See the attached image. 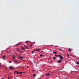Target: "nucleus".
<instances>
[{"instance_id": "obj_1", "label": "nucleus", "mask_w": 79, "mask_h": 79, "mask_svg": "<svg viewBox=\"0 0 79 79\" xmlns=\"http://www.w3.org/2000/svg\"><path fill=\"white\" fill-rule=\"evenodd\" d=\"M58 56L59 57L60 59H61V60H63V56H62L60 55H59Z\"/></svg>"}, {"instance_id": "obj_2", "label": "nucleus", "mask_w": 79, "mask_h": 79, "mask_svg": "<svg viewBox=\"0 0 79 79\" xmlns=\"http://www.w3.org/2000/svg\"><path fill=\"white\" fill-rule=\"evenodd\" d=\"M61 63V60H59L58 61V63Z\"/></svg>"}, {"instance_id": "obj_3", "label": "nucleus", "mask_w": 79, "mask_h": 79, "mask_svg": "<svg viewBox=\"0 0 79 79\" xmlns=\"http://www.w3.org/2000/svg\"><path fill=\"white\" fill-rule=\"evenodd\" d=\"M10 69L11 70H13L14 69V67H12L11 66H10Z\"/></svg>"}, {"instance_id": "obj_4", "label": "nucleus", "mask_w": 79, "mask_h": 79, "mask_svg": "<svg viewBox=\"0 0 79 79\" xmlns=\"http://www.w3.org/2000/svg\"><path fill=\"white\" fill-rule=\"evenodd\" d=\"M14 73H17V74H19V72H18L17 71H15L14 72Z\"/></svg>"}, {"instance_id": "obj_5", "label": "nucleus", "mask_w": 79, "mask_h": 79, "mask_svg": "<svg viewBox=\"0 0 79 79\" xmlns=\"http://www.w3.org/2000/svg\"><path fill=\"white\" fill-rule=\"evenodd\" d=\"M2 58L3 60H5L6 58L5 57V56H4L2 57Z\"/></svg>"}, {"instance_id": "obj_6", "label": "nucleus", "mask_w": 79, "mask_h": 79, "mask_svg": "<svg viewBox=\"0 0 79 79\" xmlns=\"http://www.w3.org/2000/svg\"><path fill=\"white\" fill-rule=\"evenodd\" d=\"M34 51H37L38 52H39L40 51V49H35Z\"/></svg>"}, {"instance_id": "obj_7", "label": "nucleus", "mask_w": 79, "mask_h": 79, "mask_svg": "<svg viewBox=\"0 0 79 79\" xmlns=\"http://www.w3.org/2000/svg\"><path fill=\"white\" fill-rule=\"evenodd\" d=\"M28 41H26L25 42V44H28V42H29Z\"/></svg>"}, {"instance_id": "obj_8", "label": "nucleus", "mask_w": 79, "mask_h": 79, "mask_svg": "<svg viewBox=\"0 0 79 79\" xmlns=\"http://www.w3.org/2000/svg\"><path fill=\"white\" fill-rule=\"evenodd\" d=\"M21 48H22V50H24L25 49V48H23V47H22Z\"/></svg>"}, {"instance_id": "obj_9", "label": "nucleus", "mask_w": 79, "mask_h": 79, "mask_svg": "<svg viewBox=\"0 0 79 79\" xmlns=\"http://www.w3.org/2000/svg\"><path fill=\"white\" fill-rule=\"evenodd\" d=\"M48 59L49 60H51L52 59V57H50L49 58H48Z\"/></svg>"}, {"instance_id": "obj_10", "label": "nucleus", "mask_w": 79, "mask_h": 79, "mask_svg": "<svg viewBox=\"0 0 79 79\" xmlns=\"http://www.w3.org/2000/svg\"><path fill=\"white\" fill-rule=\"evenodd\" d=\"M15 56H14L12 57V58L13 60H15Z\"/></svg>"}, {"instance_id": "obj_11", "label": "nucleus", "mask_w": 79, "mask_h": 79, "mask_svg": "<svg viewBox=\"0 0 79 79\" xmlns=\"http://www.w3.org/2000/svg\"><path fill=\"white\" fill-rule=\"evenodd\" d=\"M69 50L70 52H71V49L70 48H69Z\"/></svg>"}, {"instance_id": "obj_12", "label": "nucleus", "mask_w": 79, "mask_h": 79, "mask_svg": "<svg viewBox=\"0 0 79 79\" xmlns=\"http://www.w3.org/2000/svg\"><path fill=\"white\" fill-rule=\"evenodd\" d=\"M50 74H49V73H48L46 74V75H47V76H49V75Z\"/></svg>"}, {"instance_id": "obj_13", "label": "nucleus", "mask_w": 79, "mask_h": 79, "mask_svg": "<svg viewBox=\"0 0 79 79\" xmlns=\"http://www.w3.org/2000/svg\"><path fill=\"white\" fill-rule=\"evenodd\" d=\"M53 53H55V54H57V52H53Z\"/></svg>"}, {"instance_id": "obj_14", "label": "nucleus", "mask_w": 79, "mask_h": 79, "mask_svg": "<svg viewBox=\"0 0 79 79\" xmlns=\"http://www.w3.org/2000/svg\"><path fill=\"white\" fill-rule=\"evenodd\" d=\"M16 50H17V51H19V50H20V49H18V48H17Z\"/></svg>"}, {"instance_id": "obj_15", "label": "nucleus", "mask_w": 79, "mask_h": 79, "mask_svg": "<svg viewBox=\"0 0 79 79\" xmlns=\"http://www.w3.org/2000/svg\"><path fill=\"white\" fill-rule=\"evenodd\" d=\"M19 59H21V58H23V57L20 56V57H19Z\"/></svg>"}, {"instance_id": "obj_16", "label": "nucleus", "mask_w": 79, "mask_h": 79, "mask_svg": "<svg viewBox=\"0 0 79 79\" xmlns=\"http://www.w3.org/2000/svg\"><path fill=\"white\" fill-rule=\"evenodd\" d=\"M36 75V74H33V77H35Z\"/></svg>"}, {"instance_id": "obj_17", "label": "nucleus", "mask_w": 79, "mask_h": 79, "mask_svg": "<svg viewBox=\"0 0 79 79\" xmlns=\"http://www.w3.org/2000/svg\"><path fill=\"white\" fill-rule=\"evenodd\" d=\"M16 45H17V46H19V45H20V44H17Z\"/></svg>"}, {"instance_id": "obj_18", "label": "nucleus", "mask_w": 79, "mask_h": 79, "mask_svg": "<svg viewBox=\"0 0 79 79\" xmlns=\"http://www.w3.org/2000/svg\"><path fill=\"white\" fill-rule=\"evenodd\" d=\"M26 48H27V49H28V48H28L27 46L26 47Z\"/></svg>"}, {"instance_id": "obj_19", "label": "nucleus", "mask_w": 79, "mask_h": 79, "mask_svg": "<svg viewBox=\"0 0 79 79\" xmlns=\"http://www.w3.org/2000/svg\"><path fill=\"white\" fill-rule=\"evenodd\" d=\"M42 56H43V55L42 54H41L40 55V56L42 57Z\"/></svg>"}, {"instance_id": "obj_20", "label": "nucleus", "mask_w": 79, "mask_h": 79, "mask_svg": "<svg viewBox=\"0 0 79 79\" xmlns=\"http://www.w3.org/2000/svg\"><path fill=\"white\" fill-rule=\"evenodd\" d=\"M77 64H79V62H77Z\"/></svg>"}, {"instance_id": "obj_21", "label": "nucleus", "mask_w": 79, "mask_h": 79, "mask_svg": "<svg viewBox=\"0 0 79 79\" xmlns=\"http://www.w3.org/2000/svg\"><path fill=\"white\" fill-rule=\"evenodd\" d=\"M21 73H23V72H20L19 73V74H21Z\"/></svg>"}, {"instance_id": "obj_22", "label": "nucleus", "mask_w": 79, "mask_h": 79, "mask_svg": "<svg viewBox=\"0 0 79 79\" xmlns=\"http://www.w3.org/2000/svg\"><path fill=\"white\" fill-rule=\"evenodd\" d=\"M1 67H2V65H1L0 64V69H1Z\"/></svg>"}, {"instance_id": "obj_23", "label": "nucleus", "mask_w": 79, "mask_h": 79, "mask_svg": "<svg viewBox=\"0 0 79 79\" xmlns=\"http://www.w3.org/2000/svg\"><path fill=\"white\" fill-rule=\"evenodd\" d=\"M56 58L55 57H54L53 58V59H54V60H55Z\"/></svg>"}, {"instance_id": "obj_24", "label": "nucleus", "mask_w": 79, "mask_h": 79, "mask_svg": "<svg viewBox=\"0 0 79 79\" xmlns=\"http://www.w3.org/2000/svg\"><path fill=\"white\" fill-rule=\"evenodd\" d=\"M32 44H31V45L29 46V47H31V46H32Z\"/></svg>"}, {"instance_id": "obj_25", "label": "nucleus", "mask_w": 79, "mask_h": 79, "mask_svg": "<svg viewBox=\"0 0 79 79\" xmlns=\"http://www.w3.org/2000/svg\"><path fill=\"white\" fill-rule=\"evenodd\" d=\"M55 56H58V55H55Z\"/></svg>"}, {"instance_id": "obj_26", "label": "nucleus", "mask_w": 79, "mask_h": 79, "mask_svg": "<svg viewBox=\"0 0 79 79\" xmlns=\"http://www.w3.org/2000/svg\"><path fill=\"white\" fill-rule=\"evenodd\" d=\"M16 77H15L14 78V79H16Z\"/></svg>"}, {"instance_id": "obj_27", "label": "nucleus", "mask_w": 79, "mask_h": 79, "mask_svg": "<svg viewBox=\"0 0 79 79\" xmlns=\"http://www.w3.org/2000/svg\"><path fill=\"white\" fill-rule=\"evenodd\" d=\"M34 51H32V53H34Z\"/></svg>"}, {"instance_id": "obj_28", "label": "nucleus", "mask_w": 79, "mask_h": 79, "mask_svg": "<svg viewBox=\"0 0 79 79\" xmlns=\"http://www.w3.org/2000/svg\"><path fill=\"white\" fill-rule=\"evenodd\" d=\"M59 50H60V51H61V49H59Z\"/></svg>"}, {"instance_id": "obj_29", "label": "nucleus", "mask_w": 79, "mask_h": 79, "mask_svg": "<svg viewBox=\"0 0 79 79\" xmlns=\"http://www.w3.org/2000/svg\"><path fill=\"white\" fill-rule=\"evenodd\" d=\"M8 79H10V78L9 77V76H8Z\"/></svg>"}, {"instance_id": "obj_30", "label": "nucleus", "mask_w": 79, "mask_h": 79, "mask_svg": "<svg viewBox=\"0 0 79 79\" xmlns=\"http://www.w3.org/2000/svg\"><path fill=\"white\" fill-rule=\"evenodd\" d=\"M16 62H17V61L16 60L15 61V63H16Z\"/></svg>"}, {"instance_id": "obj_31", "label": "nucleus", "mask_w": 79, "mask_h": 79, "mask_svg": "<svg viewBox=\"0 0 79 79\" xmlns=\"http://www.w3.org/2000/svg\"><path fill=\"white\" fill-rule=\"evenodd\" d=\"M26 73V72H23V73Z\"/></svg>"}, {"instance_id": "obj_32", "label": "nucleus", "mask_w": 79, "mask_h": 79, "mask_svg": "<svg viewBox=\"0 0 79 79\" xmlns=\"http://www.w3.org/2000/svg\"><path fill=\"white\" fill-rule=\"evenodd\" d=\"M24 46H25V47H26V45H24Z\"/></svg>"}, {"instance_id": "obj_33", "label": "nucleus", "mask_w": 79, "mask_h": 79, "mask_svg": "<svg viewBox=\"0 0 79 79\" xmlns=\"http://www.w3.org/2000/svg\"><path fill=\"white\" fill-rule=\"evenodd\" d=\"M8 52V51H6V52Z\"/></svg>"}, {"instance_id": "obj_34", "label": "nucleus", "mask_w": 79, "mask_h": 79, "mask_svg": "<svg viewBox=\"0 0 79 79\" xmlns=\"http://www.w3.org/2000/svg\"><path fill=\"white\" fill-rule=\"evenodd\" d=\"M67 56H69V55H67Z\"/></svg>"}, {"instance_id": "obj_35", "label": "nucleus", "mask_w": 79, "mask_h": 79, "mask_svg": "<svg viewBox=\"0 0 79 79\" xmlns=\"http://www.w3.org/2000/svg\"><path fill=\"white\" fill-rule=\"evenodd\" d=\"M51 62H53V60L51 61Z\"/></svg>"}, {"instance_id": "obj_36", "label": "nucleus", "mask_w": 79, "mask_h": 79, "mask_svg": "<svg viewBox=\"0 0 79 79\" xmlns=\"http://www.w3.org/2000/svg\"><path fill=\"white\" fill-rule=\"evenodd\" d=\"M9 68L10 69V67H9Z\"/></svg>"}, {"instance_id": "obj_37", "label": "nucleus", "mask_w": 79, "mask_h": 79, "mask_svg": "<svg viewBox=\"0 0 79 79\" xmlns=\"http://www.w3.org/2000/svg\"><path fill=\"white\" fill-rule=\"evenodd\" d=\"M21 60H23V59H22Z\"/></svg>"}, {"instance_id": "obj_38", "label": "nucleus", "mask_w": 79, "mask_h": 79, "mask_svg": "<svg viewBox=\"0 0 79 79\" xmlns=\"http://www.w3.org/2000/svg\"><path fill=\"white\" fill-rule=\"evenodd\" d=\"M9 63H10V61H9Z\"/></svg>"}, {"instance_id": "obj_39", "label": "nucleus", "mask_w": 79, "mask_h": 79, "mask_svg": "<svg viewBox=\"0 0 79 79\" xmlns=\"http://www.w3.org/2000/svg\"><path fill=\"white\" fill-rule=\"evenodd\" d=\"M11 61H10V63H11Z\"/></svg>"}, {"instance_id": "obj_40", "label": "nucleus", "mask_w": 79, "mask_h": 79, "mask_svg": "<svg viewBox=\"0 0 79 79\" xmlns=\"http://www.w3.org/2000/svg\"><path fill=\"white\" fill-rule=\"evenodd\" d=\"M34 63H35V62H34Z\"/></svg>"}, {"instance_id": "obj_41", "label": "nucleus", "mask_w": 79, "mask_h": 79, "mask_svg": "<svg viewBox=\"0 0 79 79\" xmlns=\"http://www.w3.org/2000/svg\"><path fill=\"white\" fill-rule=\"evenodd\" d=\"M21 53H22V52H21Z\"/></svg>"}]
</instances>
